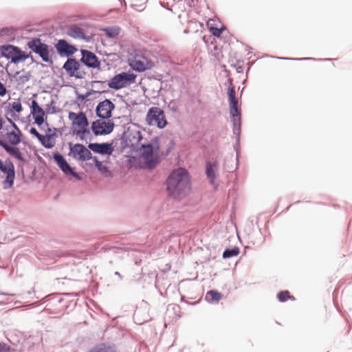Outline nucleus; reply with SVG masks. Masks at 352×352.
Instances as JSON below:
<instances>
[{
	"label": "nucleus",
	"instance_id": "obj_45",
	"mask_svg": "<svg viewBox=\"0 0 352 352\" xmlns=\"http://www.w3.org/2000/svg\"><path fill=\"white\" fill-rule=\"evenodd\" d=\"M106 92H108V90L96 91V90H94V89H90V90L87 91L85 94L87 96V98H88V97H89L91 95L95 94H100L102 93H106Z\"/></svg>",
	"mask_w": 352,
	"mask_h": 352
},
{
	"label": "nucleus",
	"instance_id": "obj_40",
	"mask_svg": "<svg viewBox=\"0 0 352 352\" xmlns=\"http://www.w3.org/2000/svg\"><path fill=\"white\" fill-rule=\"evenodd\" d=\"M30 77H31L30 73L28 72L26 74L20 76L18 78H16V81L17 82L19 85H24L25 83H26L28 81L30 80Z\"/></svg>",
	"mask_w": 352,
	"mask_h": 352
},
{
	"label": "nucleus",
	"instance_id": "obj_63",
	"mask_svg": "<svg viewBox=\"0 0 352 352\" xmlns=\"http://www.w3.org/2000/svg\"><path fill=\"white\" fill-rule=\"evenodd\" d=\"M114 274L118 277L120 280L122 279V276L119 272H115Z\"/></svg>",
	"mask_w": 352,
	"mask_h": 352
},
{
	"label": "nucleus",
	"instance_id": "obj_22",
	"mask_svg": "<svg viewBox=\"0 0 352 352\" xmlns=\"http://www.w3.org/2000/svg\"><path fill=\"white\" fill-rule=\"evenodd\" d=\"M4 104H7L4 108L6 118V116H9V114H14L15 113H20L23 111V107L20 98L12 102H8V104L6 102H3L2 106Z\"/></svg>",
	"mask_w": 352,
	"mask_h": 352
},
{
	"label": "nucleus",
	"instance_id": "obj_26",
	"mask_svg": "<svg viewBox=\"0 0 352 352\" xmlns=\"http://www.w3.org/2000/svg\"><path fill=\"white\" fill-rule=\"evenodd\" d=\"M133 319L135 322L138 324H143L151 320V318L147 313L142 309H137L133 314Z\"/></svg>",
	"mask_w": 352,
	"mask_h": 352
},
{
	"label": "nucleus",
	"instance_id": "obj_14",
	"mask_svg": "<svg viewBox=\"0 0 352 352\" xmlns=\"http://www.w3.org/2000/svg\"><path fill=\"white\" fill-rule=\"evenodd\" d=\"M80 54L81 58L79 60L81 64L88 68L100 70L101 60L94 52L88 50L81 49Z\"/></svg>",
	"mask_w": 352,
	"mask_h": 352
},
{
	"label": "nucleus",
	"instance_id": "obj_29",
	"mask_svg": "<svg viewBox=\"0 0 352 352\" xmlns=\"http://www.w3.org/2000/svg\"><path fill=\"white\" fill-rule=\"evenodd\" d=\"M16 45L11 44H5L0 45V55L6 58L7 60H10L12 57L13 51L14 50Z\"/></svg>",
	"mask_w": 352,
	"mask_h": 352
},
{
	"label": "nucleus",
	"instance_id": "obj_7",
	"mask_svg": "<svg viewBox=\"0 0 352 352\" xmlns=\"http://www.w3.org/2000/svg\"><path fill=\"white\" fill-rule=\"evenodd\" d=\"M137 75L131 72H122L114 75L109 81L108 87L115 91L125 88L135 82Z\"/></svg>",
	"mask_w": 352,
	"mask_h": 352
},
{
	"label": "nucleus",
	"instance_id": "obj_8",
	"mask_svg": "<svg viewBox=\"0 0 352 352\" xmlns=\"http://www.w3.org/2000/svg\"><path fill=\"white\" fill-rule=\"evenodd\" d=\"M145 120L147 125H155L159 129H163L168 124L164 111L157 107H152L148 109Z\"/></svg>",
	"mask_w": 352,
	"mask_h": 352
},
{
	"label": "nucleus",
	"instance_id": "obj_59",
	"mask_svg": "<svg viewBox=\"0 0 352 352\" xmlns=\"http://www.w3.org/2000/svg\"><path fill=\"white\" fill-rule=\"evenodd\" d=\"M97 53H98L101 56H110L112 55V54L111 53H107L106 51H98L97 50Z\"/></svg>",
	"mask_w": 352,
	"mask_h": 352
},
{
	"label": "nucleus",
	"instance_id": "obj_50",
	"mask_svg": "<svg viewBox=\"0 0 352 352\" xmlns=\"http://www.w3.org/2000/svg\"><path fill=\"white\" fill-rule=\"evenodd\" d=\"M86 75V72L85 71H81L80 69L78 70L77 74L75 75V78L78 79L84 78Z\"/></svg>",
	"mask_w": 352,
	"mask_h": 352
},
{
	"label": "nucleus",
	"instance_id": "obj_25",
	"mask_svg": "<svg viewBox=\"0 0 352 352\" xmlns=\"http://www.w3.org/2000/svg\"><path fill=\"white\" fill-rule=\"evenodd\" d=\"M87 352H117V351L114 344L102 342L96 344Z\"/></svg>",
	"mask_w": 352,
	"mask_h": 352
},
{
	"label": "nucleus",
	"instance_id": "obj_54",
	"mask_svg": "<svg viewBox=\"0 0 352 352\" xmlns=\"http://www.w3.org/2000/svg\"><path fill=\"white\" fill-rule=\"evenodd\" d=\"M106 82L105 80H93L91 85L93 86L94 84H100L101 87H104Z\"/></svg>",
	"mask_w": 352,
	"mask_h": 352
},
{
	"label": "nucleus",
	"instance_id": "obj_51",
	"mask_svg": "<svg viewBox=\"0 0 352 352\" xmlns=\"http://www.w3.org/2000/svg\"><path fill=\"white\" fill-rule=\"evenodd\" d=\"M11 29L10 28L6 27L3 28L0 30L1 35H9L10 33Z\"/></svg>",
	"mask_w": 352,
	"mask_h": 352
},
{
	"label": "nucleus",
	"instance_id": "obj_3",
	"mask_svg": "<svg viewBox=\"0 0 352 352\" xmlns=\"http://www.w3.org/2000/svg\"><path fill=\"white\" fill-rule=\"evenodd\" d=\"M190 178L188 171L182 167L175 168L166 179V190L169 197L179 200L190 190Z\"/></svg>",
	"mask_w": 352,
	"mask_h": 352
},
{
	"label": "nucleus",
	"instance_id": "obj_31",
	"mask_svg": "<svg viewBox=\"0 0 352 352\" xmlns=\"http://www.w3.org/2000/svg\"><path fill=\"white\" fill-rule=\"evenodd\" d=\"M239 252L240 250L237 246L226 248L222 254V257L224 259L230 258L234 256H236Z\"/></svg>",
	"mask_w": 352,
	"mask_h": 352
},
{
	"label": "nucleus",
	"instance_id": "obj_28",
	"mask_svg": "<svg viewBox=\"0 0 352 352\" xmlns=\"http://www.w3.org/2000/svg\"><path fill=\"white\" fill-rule=\"evenodd\" d=\"M100 30L104 32L107 38H114L120 34L121 28L117 25H112L102 28Z\"/></svg>",
	"mask_w": 352,
	"mask_h": 352
},
{
	"label": "nucleus",
	"instance_id": "obj_16",
	"mask_svg": "<svg viewBox=\"0 0 352 352\" xmlns=\"http://www.w3.org/2000/svg\"><path fill=\"white\" fill-rule=\"evenodd\" d=\"M30 58L32 63H35L37 65H41V67L44 68L47 65L43 63L37 62L34 56L31 55V53H28L23 51L19 47L15 46L14 50L13 51L12 57L10 59V63L13 64H19L24 62L25 60Z\"/></svg>",
	"mask_w": 352,
	"mask_h": 352
},
{
	"label": "nucleus",
	"instance_id": "obj_47",
	"mask_svg": "<svg viewBox=\"0 0 352 352\" xmlns=\"http://www.w3.org/2000/svg\"><path fill=\"white\" fill-rule=\"evenodd\" d=\"M30 133L37 139L42 135L41 134L35 127H31L30 129Z\"/></svg>",
	"mask_w": 352,
	"mask_h": 352
},
{
	"label": "nucleus",
	"instance_id": "obj_24",
	"mask_svg": "<svg viewBox=\"0 0 352 352\" xmlns=\"http://www.w3.org/2000/svg\"><path fill=\"white\" fill-rule=\"evenodd\" d=\"M57 135L55 133H47L45 135H41L38 140L41 145L45 148L50 149L55 146L56 141L55 138Z\"/></svg>",
	"mask_w": 352,
	"mask_h": 352
},
{
	"label": "nucleus",
	"instance_id": "obj_19",
	"mask_svg": "<svg viewBox=\"0 0 352 352\" xmlns=\"http://www.w3.org/2000/svg\"><path fill=\"white\" fill-rule=\"evenodd\" d=\"M0 146L10 156L21 163V172L23 173V165L27 162V160L23 157V153L17 146H9L6 142H0Z\"/></svg>",
	"mask_w": 352,
	"mask_h": 352
},
{
	"label": "nucleus",
	"instance_id": "obj_2",
	"mask_svg": "<svg viewBox=\"0 0 352 352\" xmlns=\"http://www.w3.org/2000/svg\"><path fill=\"white\" fill-rule=\"evenodd\" d=\"M229 84L227 96L230 107V116L232 124V133L235 138L234 146L236 152V164L239 162V157L241 153V104L236 96V90L233 85V80L230 77L228 78Z\"/></svg>",
	"mask_w": 352,
	"mask_h": 352
},
{
	"label": "nucleus",
	"instance_id": "obj_39",
	"mask_svg": "<svg viewBox=\"0 0 352 352\" xmlns=\"http://www.w3.org/2000/svg\"><path fill=\"white\" fill-rule=\"evenodd\" d=\"M98 170L102 175L111 176V173L109 171V168L104 165L102 162H100L96 166H95Z\"/></svg>",
	"mask_w": 352,
	"mask_h": 352
},
{
	"label": "nucleus",
	"instance_id": "obj_64",
	"mask_svg": "<svg viewBox=\"0 0 352 352\" xmlns=\"http://www.w3.org/2000/svg\"><path fill=\"white\" fill-rule=\"evenodd\" d=\"M162 78V74H157L155 78L154 79L155 80H161Z\"/></svg>",
	"mask_w": 352,
	"mask_h": 352
},
{
	"label": "nucleus",
	"instance_id": "obj_1",
	"mask_svg": "<svg viewBox=\"0 0 352 352\" xmlns=\"http://www.w3.org/2000/svg\"><path fill=\"white\" fill-rule=\"evenodd\" d=\"M142 139L141 131L133 124V126H128L121 134L120 147L122 150L129 148L131 153L140 151L147 167L153 169L160 163V159L153 157L160 149V137L155 136L150 142L141 144Z\"/></svg>",
	"mask_w": 352,
	"mask_h": 352
},
{
	"label": "nucleus",
	"instance_id": "obj_60",
	"mask_svg": "<svg viewBox=\"0 0 352 352\" xmlns=\"http://www.w3.org/2000/svg\"><path fill=\"white\" fill-rule=\"evenodd\" d=\"M19 113H15L14 114L11 113V114H9V116H10L11 118H13L14 120H20V118H19Z\"/></svg>",
	"mask_w": 352,
	"mask_h": 352
},
{
	"label": "nucleus",
	"instance_id": "obj_55",
	"mask_svg": "<svg viewBox=\"0 0 352 352\" xmlns=\"http://www.w3.org/2000/svg\"><path fill=\"white\" fill-rule=\"evenodd\" d=\"M91 160L94 162V166H96L100 162V161L98 160V157L94 156L92 154L91 157L89 158V160Z\"/></svg>",
	"mask_w": 352,
	"mask_h": 352
},
{
	"label": "nucleus",
	"instance_id": "obj_41",
	"mask_svg": "<svg viewBox=\"0 0 352 352\" xmlns=\"http://www.w3.org/2000/svg\"><path fill=\"white\" fill-rule=\"evenodd\" d=\"M34 123L40 128V129L43 130V125L45 124L47 127H48L49 124L47 121V118H37L34 119Z\"/></svg>",
	"mask_w": 352,
	"mask_h": 352
},
{
	"label": "nucleus",
	"instance_id": "obj_4",
	"mask_svg": "<svg viewBox=\"0 0 352 352\" xmlns=\"http://www.w3.org/2000/svg\"><path fill=\"white\" fill-rule=\"evenodd\" d=\"M26 47L30 50L31 55H37L43 63L53 65L56 54L54 47L48 45L39 36L26 37Z\"/></svg>",
	"mask_w": 352,
	"mask_h": 352
},
{
	"label": "nucleus",
	"instance_id": "obj_34",
	"mask_svg": "<svg viewBox=\"0 0 352 352\" xmlns=\"http://www.w3.org/2000/svg\"><path fill=\"white\" fill-rule=\"evenodd\" d=\"M277 298L279 302H285L287 301L289 299L290 300H294V296L290 295V293L288 290H283L279 292L277 294Z\"/></svg>",
	"mask_w": 352,
	"mask_h": 352
},
{
	"label": "nucleus",
	"instance_id": "obj_33",
	"mask_svg": "<svg viewBox=\"0 0 352 352\" xmlns=\"http://www.w3.org/2000/svg\"><path fill=\"white\" fill-rule=\"evenodd\" d=\"M270 57L279 59V60H294V61H302V60H331V58H320L316 59L315 58H311V57H306V58H289V57H283V56H270Z\"/></svg>",
	"mask_w": 352,
	"mask_h": 352
},
{
	"label": "nucleus",
	"instance_id": "obj_11",
	"mask_svg": "<svg viewBox=\"0 0 352 352\" xmlns=\"http://www.w3.org/2000/svg\"><path fill=\"white\" fill-rule=\"evenodd\" d=\"M98 119L91 122L90 131L95 136L107 135L113 132L115 126L114 122L110 119Z\"/></svg>",
	"mask_w": 352,
	"mask_h": 352
},
{
	"label": "nucleus",
	"instance_id": "obj_53",
	"mask_svg": "<svg viewBox=\"0 0 352 352\" xmlns=\"http://www.w3.org/2000/svg\"><path fill=\"white\" fill-rule=\"evenodd\" d=\"M131 8H133V9H135L139 12L144 10V9L145 8L144 6H143V5H137V4H134V3H132L131 5Z\"/></svg>",
	"mask_w": 352,
	"mask_h": 352
},
{
	"label": "nucleus",
	"instance_id": "obj_21",
	"mask_svg": "<svg viewBox=\"0 0 352 352\" xmlns=\"http://www.w3.org/2000/svg\"><path fill=\"white\" fill-rule=\"evenodd\" d=\"M8 126L5 129L8 131ZM6 140L4 139V135H0V142H6L9 146H18L23 142V135H19L14 132L7 131L5 134Z\"/></svg>",
	"mask_w": 352,
	"mask_h": 352
},
{
	"label": "nucleus",
	"instance_id": "obj_17",
	"mask_svg": "<svg viewBox=\"0 0 352 352\" xmlns=\"http://www.w3.org/2000/svg\"><path fill=\"white\" fill-rule=\"evenodd\" d=\"M88 148L94 153L107 156L112 155L114 151L113 142H89Z\"/></svg>",
	"mask_w": 352,
	"mask_h": 352
},
{
	"label": "nucleus",
	"instance_id": "obj_32",
	"mask_svg": "<svg viewBox=\"0 0 352 352\" xmlns=\"http://www.w3.org/2000/svg\"><path fill=\"white\" fill-rule=\"evenodd\" d=\"M175 146V142L174 141L173 139L170 140L168 142V144L166 145V148L165 149V151H162L160 156H157V153L158 152L153 155V157H157L158 159H160V160L162 159H164L166 157H167L170 153L171 151H173V149L174 148Z\"/></svg>",
	"mask_w": 352,
	"mask_h": 352
},
{
	"label": "nucleus",
	"instance_id": "obj_61",
	"mask_svg": "<svg viewBox=\"0 0 352 352\" xmlns=\"http://www.w3.org/2000/svg\"><path fill=\"white\" fill-rule=\"evenodd\" d=\"M5 124V120L2 117H0V131L3 129V125Z\"/></svg>",
	"mask_w": 352,
	"mask_h": 352
},
{
	"label": "nucleus",
	"instance_id": "obj_52",
	"mask_svg": "<svg viewBox=\"0 0 352 352\" xmlns=\"http://www.w3.org/2000/svg\"><path fill=\"white\" fill-rule=\"evenodd\" d=\"M80 39L85 41V42L90 43L92 41L93 37L92 36H87L83 32L82 35L80 37Z\"/></svg>",
	"mask_w": 352,
	"mask_h": 352
},
{
	"label": "nucleus",
	"instance_id": "obj_27",
	"mask_svg": "<svg viewBox=\"0 0 352 352\" xmlns=\"http://www.w3.org/2000/svg\"><path fill=\"white\" fill-rule=\"evenodd\" d=\"M222 298V294L216 289L207 292L205 295V300L209 303H218Z\"/></svg>",
	"mask_w": 352,
	"mask_h": 352
},
{
	"label": "nucleus",
	"instance_id": "obj_18",
	"mask_svg": "<svg viewBox=\"0 0 352 352\" xmlns=\"http://www.w3.org/2000/svg\"><path fill=\"white\" fill-rule=\"evenodd\" d=\"M205 174L210 184L215 186V181L219 176V163L217 160L206 161Z\"/></svg>",
	"mask_w": 352,
	"mask_h": 352
},
{
	"label": "nucleus",
	"instance_id": "obj_12",
	"mask_svg": "<svg viewBox=\"0 0 352 352\" xmlns=\"http://www.w3.org/2000/svg\"><path fill=\"white\" fill-rule=\"evenodd\" d=\"M69 155L72 156L73 158L78 161L86 162L89 160V158L91 157V150H89L88 146L86 147L82 144H72V142H69Z\"/></svg>",
	"mask_w": 352,
	"mask_h": 352
},
{
	"label": "nucleus",
	"instance_id": "obj_30",
	"mask_svg": "<svg viewBox=\"0 0 352 352\" xmlns=\"http://www.w3.org/2000/svg\"><path fill=\"white\" fill-rule=\"evenodd\" d=\"M84 30L78 25L74 24L69 27L67 31V34L74 38H80Z\"/></svg>",
	"mask_w": 352,
	"mask_h": 352
},
{
	"label": "nucleus",
	"instance_id": "obj_10",
	"mask_svg": "<svg viewBox=\"0 0 352 352\" xmlns=\"http://www.w3.org/2000/svg\"><path fill=\"white\" fill-rule=\"evenodd\" d=\"M52 157L55 164L58 166L65 175L72 176L78 181L82 179L79 174L76 172V168L72 167L65 157L59 151H54L52 153Z\"/></svg>",
	"mask_w": 352,
	"mask_h": 352
},
{
	"label": "nucleus",
	"instance_id": "obj_44",
	"mask_svg": "<svg viewBox=\"0 0 352 352\" xmlns=\"http://www.w3.org/2000/svg\"><path fill=\"white\" fill-rule=\"evenodd\" d=\"M144 63L140 60H138L135 61V65L133 67V69L138 72H142L143 71L139 70L140 68L143 67Z\"/></svg>",
	"mask_w": 352,
	"mask_h": 352
},
{
	"label": "nucleus",
	"instance_id": "obj_43",
	"mask_svg": "<svg viewBox=\"0 0 352 352\" xmlns=\"http://www.w3.org/2000/svg\"><path fill=\"white\" fill-rule=\"evenodd\" d=\"M155 67V63L151 60H146V63H144V67L140 68L139 70L140 71H146L151 69Z\"/></svg>",
	"mask_w": 352,
	"mask_h": 352
},
{
	"label": "nucleus",
	"instance_id": "obj_9",
	"mask_svg": "<svg viewBox=\"0 0 352 352\" xmlns=\"http://www.w3.org/2000/svg\"><path fill=\"white\" fill-rule=\"evenodd\" d=\"M0 172L5 175V179L2 181L4 190H8L13 187L15 179V168L10 158L7 157L5 161L0 159Z\"/></svg>",
	"mask_w": 352,
	"mask_h": 352
},
{
	"label": "nucleus",
	"instance_id": "obj_13",
	"mask_svg": "<svg viewBox=\"0 0 352 352\" xmlns=\"http://www.w3.org/2000/svg\"><path fill=\"white\" fill-rule=\"evenodd\" d=\"M56 54L62 58H72V56L78 51L75 45L69 43L67 40L60 38L56 40L53 47Z\"/></svg>",
	"mask_w": 352,
	"mask_h": 352
},
{
	"label": "nucleus",
	"instance_id": "obj_62",
	"mask_svg": "<svg viewBox=\"0 0 352 352\" xmlns=\"http://www.w3.org/2000/svg\"><path fill=\"white\" fill-rule=\"evenodd\" d=\"M30 116H28L26 118H21L20 121L23 123L26 122H30Z\"/></svg>",
	"mask_w": 352,
	"mask_h": 352
},
{
	"label": "nucleus",
	"instance_id": "obj_20",
	"mask_svg": "<svg viewBox=\"0 0 352 352\" xmlns=\"http://www.w3.org/2000/svg\"><path fill=\"white\" fill-rule=\"evenodd\" d=\"M65 70L69 77H74L78 70L81 68V63L79 60L75 58H69L65 62L62 67Z\"/></svg>",
	"mask_w": 352,
	"mask_h": 352
},
{
	"label": "nucleus",
	"instance_id": "obj_46",
	"mask_svg": "<svg viewBox=\"0 0 352 352\" xmlns=\"http://www.w3.org/2000/svg\"><path fill=\"white\" fill-rule=\"evenodd\" d=\"M8 93L6 85L0 81V96L3 97Z\"/></svg>",
	"mask_w": 352,
	"mask_h": 352
},
{
	"label": "nucleus",
	"instance_id": "obj_36",
	"mask_svg": "<svg viewBox=\"0 0 352 352\" xmlns=\"http://www.w3.org/2000/svg\"><path fill=\"white\" fill-rule=\"evenodd\" d=\"M55 102L52 100L50 103L45 105V113L46 114H55L56 113L60 112L61 110L60 109H57L54 106Z\"/></svg>",
	"mask_w": 352,
	"mask_h": 352
},
{
	"label": "nucleus",
	"instance_id": "obj_42",
	"mask_svg": "<svg viewBox=\"0 0 352 352\" xmlns=\"http://www.w3.org/2000/svg\"><path fill=\"white\" fill-rule=\"evenodd\" d=\"M14 349L3 342H0V352H14Z\"/></svg>",
	"mask_w": 352,
	"mask_h": 352
},
{
	"label": "nucleus",
	"instance_id": "obj_38",
	"mask_svg": "<svg viewBox=\"0 0 352 352\" xmlns=\"http://www.w3.org/2000/svg\"><path fill=\"white\" fill-rule=\"evenodd\" d=\"M6 121L10 124V126L12 128V130L10 131V132H14L19 135H23L19 127L11 118H10L9 116H6Z\"/></svg>",
	"mask_w": 352,
	"mask_h": 352
},
{
	"label": "nucleus",
	"instance_id": "obj_15",
	"mask_svg": "<svg viewBox=\"0 0 352 352\" xmlns=\"http://www.w3.org/2000/svg\"><path fill=\"white\" fill-rule=\"evenodd\" d=\"M115 109V104L110 99L105 98L98 102L95 111L98 118L109 120L112 117V112Z\"/></svg>",
	"mask_w": 352,
	"mask_h": 352
},
{
	"label": "nucleus",
	"instance_id": "obj_5",
	"mask_svg": "<svg viewBox=\"0 0 352 352\" xmlns=\"http://www.w3.org/2000/svg\"><path fill=\"white\" fill-rule=\"evenodd\" d=\"M69 119L72 121L71 133L76 135L81 141L91 142L93 136L91 135L89 122L85 113L69 111Z\"/></svg>",
	"mask_w": 352,
	"mask_h": 352
},
{
	"label": "nucleus",
	"instance_id": "obj_48",
	"mask_svg": "<svg viewBox=\"0 0 352 352\" xmlns=\"http://www.w3.org/2000/svg\"><path fill=\"white\" fill-rule=\"evenodd\" d=\"M140 157L137 156H131L129 159V162L134 165H138L140 164Z\"/></svg>",
	"mask_w": 352,
	"mask_h": 352
},
{
	"label": "nucleus",
	"instance_id": "obj_58",
	"mask_svg": "<svg viewBox=\"0 0 352 352\" xmlns=\"http://www.w3.org/2000/svg\"><path fill=\"white\" fill-rule=\"evenodd\" d=\"M20 72H16L14 74H10L8 71H7V74L9 77V78L12 80L14 78H16V76L19 74Z\"/></svg>",
	"mask_w": 352,
	"mask_h": 352
},
{
	"label": "nucleus",
	"instance_id": "obj_35",
	"mask_svg": "<svg viewBox=\"0 0 352 352\" xmlns=\"http://www.w3.org/2000/svg\"><path fill=\"white\" fill-rule=\"evenodd\" d=\"M207 25L210 32L217 38L221 37L223 33V30L225 29L224 26H222L221 28H219L216 25L213 24H210L209 23H207Z\"/></svg>",
	"mask_w": 352,
	"mask_h": 352
},
{
	"label": "nucleus",
	"instance_id": "obj_56",
	"mask_svg": "<svg viewBox=\"0 0 352 352\" xmlns=\"http://www.w3.org/2000/svg\"><path fill=\"white\" fill-rule=\"evenodd\" d=\"M236 68L237 73H243V65H232Z\"/></svg>",
	"mask_w": 352,
	"mask_h": 352
},
{
	"label": "nucleus",
	"instance_id": "obj_37",
	"mask_svg": "<svg viewBox=\"0 0 352 352\" xmlns=\"http://www.w3.org/2000/svg\"><path fill=\"white\" fill-rule=\"evenodd\" d=\"M76 99L74 101V102L80 109L81 105L82 104H85V102L87 101V98L85 94H80L78 91H76Z\"/></svg>",
	"mask_w": 352,
	"mask_h": 352
},
{
	"label": "nucleus",
	"instance_id": "obj_49",
	"mask_svg": "<svg viewBox=\"0 0 352 352\" xmlns=\"http://www.w3.org/2000/svg\"><path fill=\"white\" fill-rule=\"evenodd\" d=\"M168 107L169 108V109L173 112V113H175L178 110V108L177 107L175 104V102L173 100H171L169 103V104L168 105Z\"/></svg>",
	"mask_w": 352,
	"mask_h": 352
},
{
	"label": "nucleus",
	"instance_id": "obj_23",
	"mask_svg": "<svg viewBox=\"0 0 352 352\" xmlns=\"http://www.w3.org/2000/svg\"><path fill=\"white\" fill-rule=\"evenodd\" d=\"M30 108V114L32 116L33 119L45 118H47L45 110L38 104L36 100H32Z\"/></svg>",
	"mask_w": 352,
	"mask_h": 352
},
{
	"label": "nucleus",
	"instance_id": "obj_6",
	"mask_svg": "<svg viewBox=\"0 0 352 352\" xmlns=\"http://www.w3.org/2000/svg\"><path fill=\"white\" fill-rule=\"evenodd\" d=\"M63 296L69 297L74 296L72 293H54L45 296L41 301V303H46L45 309L47 310L54 309V312H58L68 307L67 300Z\"/></svg>",
	"mask_w": 352,
	"mask_h": 352
},
{
	"label": "nucleus",
	"instance_id": "obj_57",
	"mask_svg": "<svg viewBox=\"0 0 352 352\" xmlns=\"http://www.w3.org/2000/svg\"><path fill=\"white\" fill-rule=\"evenodd\" d=\"M52 131H53V132L52 133H55L57 135V132H58L59 129H58V128H55V127L50 128L48 126L47 129L45 130V131H47V133H49Z\"/></svg>",
	"mask_w": 352,
	"mask_h": 352
}]
</instances>
